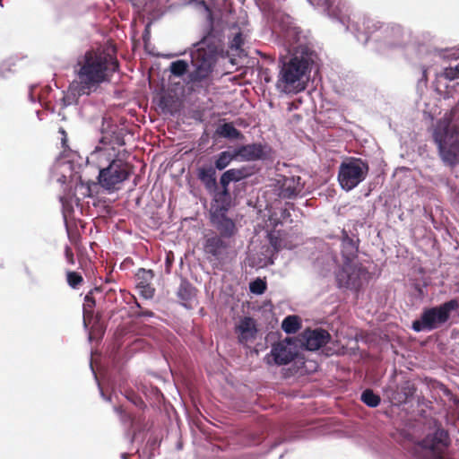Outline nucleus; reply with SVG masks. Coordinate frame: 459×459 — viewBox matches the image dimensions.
<instances>
[{
  "label": "nucleus",
  "mask_w": 459,
  "mask_h": 459,
  "mask_svg": "<svg viewBox=\"0 0 459 459\" xmlns=\"http://www.w3.org/2000/svg\"><path fill=\"white\" fill-rule=\"evenodd\" d=\"M285 20L282 30L288 55L280 57L276 88L286 94H297L306 89V80L316 64L318 55L301 29L293 25L292 19L287 15Z\"/></svg>",
  "instance_id": "obj_1"
},
{
  "label": "nucleus",
  "mask_w": 459,
  "mask_h": 459,
  "mask_svg": "<svg viewBox=\"0 0 459 459\" xmlns=\"http://www.w3.org/2000/svg\"><path fill=\"white\" fill-rule=\"evenodd\" d=\"M221 38V31L211 21L200 40L189 48L190 65L185 59L171 62L169 67L171 75L183 78L187 85H196L209 79L222 53Z\"/></svg>",
  "instance_id": "obj_2"
},
{
  "label": "nucleus",
  "mask_w": 459,
  "mask_h": 459,
  "mask_svg": "<svg viewBox=\"0 0 459 459\" xmlns=\"http://www.w3.org/2000/svg\"><path fill=\"white\" fill-rule=\"evenodd\" d=\"M341 23L345 30L351 31L356 39L366 45L371 43L372 48L379 53L403 48L408 37L403 28L399 24L382 23L369 17L352 19L341 10L333 19Z\"/></svg>",
  "instance_id": "obj_3"
},
{
  "label": "nucleus",
  "mask_w": 459,
  "mask_h": 459,
  "mask_svg": "<svg viewBox=\"0 0 459 459\" xmlns=\"http://www.w3.org/2000/svg\"><path fill=\"white\" fill-rule=\"evenodd\" d=\"M77 82L74 86L79 93H91L101 83L108 82L119 69L115 55L108 52L87 50L77 61Z\"/></svg>",
  "instance_id": "obj_4"
},
{
  "label": "nucleus",
  "mask_w": 459,
  "mask_h": 459,
  "mask_svg": "<svg viewBox=\"0 0 459 459\" xmlns=\"http://www.w3.org/2000/svg\"><path fill=\"white\" fill-rule=\"evenodd\" d=\"M451 445L449 432L434 421L426 436L416 442L412 452L417 459H446V452Z\"/></svg>",
  "instance_id": "obj_5"
},
{
  "label": "nucleus",
  "mask_w": 459,
  "mask_h": 459,
  "mask_svg": "<svg viewBox=\"0 0 459 459\" xmlns=\"http://www.w3.org/2000/svg\"><path fill=\"white\" fill-rule=\"evenodd\" d=\"M433 140L437 146L438 156L451 173L459 178V136L447 133L445 124L436 125Z\"/></svg>",
  "instance_id": "obj_6"
},
{
  "label": "nucleus",
  "mask_w": 459,
  "mask_h": 459,
  "mask_svg": "<svg viewBox=\"0 0 459 459\" xmlns=\"http://www.w3.org/2000/svg\"><path fill=\"white\" fill-rule=\"evenodd\" d=\"M459 309V300L451 299L437 306L424 308L419 318L412 321L411 329L416 333L433 331L446 324L453 312Z\"/></svg>",
  "instance_id": "obj_7"
},
{
  "label": "nucleus",
  "mask_w": 459,
  "mask_h": 459,
  "mask_svg": "<svg viewBox=\"0 0 459 459\" xmlns=\"http://www.w3.org/2000/svg\"><path fill=\"white\" fill-rule=\"evenodd\" d=\"M131 173L130 165L119 158V154H113L112 158H108V164L100 168L97 179L103 189L111 193L117 189V185L127 180Z\"/></svg>",
  "instance_id": "obj_8"
},
{
  "label": "nucleus",
  "mask_w": 459,
  "mask_h": 459,
  "mask_svg": "<svg viewBox=\"0 0 459 459\" xmlns=\"http://www.w3.org/2000/svg\"><path fill=\"white\" fill-rule=\"evenodd\" d=\"M369 170L367 160L349 157L342 160L338 169L337 179L341 188L350 192L363 182Z\"/></svg>",
  "instance_id": "obj_9"
},
{
  "label": "nucleus",
  "mask_w": 459,
  "mask_h": 459,
  "mask_svg": "<svg viewBox=\"0 0 459 459\" xmlns=\"http://www.w3.org/2000/svg\"><path fill=\"white\" fill-rule=\"evenodd\" d=\"M368 271L354 262H343L335 272L336 285L339 289L358 291L362 286Z\"/></svg>",
  "instance_id": "obj_10"
},
{
  "label": "nucleus",
  "mask_w": 459,
  "mask_h": 459,
  "mask_svg": "<svg viewBox=\"0 0 459 459\" xmlns=\"http://www.w3.org/2000/svg\"><path fill=\"white\" fill-rule=\"evenodd\" d=\"M255 166L244 165L239 168H232L224 170L219 180L217 179V190H230V185L233 183L234 192H236L241 182L255 174Z\"/></svg>",
  "instance_id": "obj_11"
},
{
  "label": "nucleus",
  "mask_w": 459,
  "mask_h": 459,
  "mask_svg": "<svg viewBox=\"0 0 459 459\" xmlns=\"http://www.w3.org/2000/svg\"><path fill=\"white\" fill-rule=\"evenodd\" d=\"M268 152V146L261 143L240 144L235 147V153L239 162L264 160L269 156Z\"/></svg>",
  "instance_id": "obj_12"
},
{
  "label": "nucleus",
  "mask_w": 459,
  "mask_h": 459,
  "mask_svg": "<svg viewBox=\"0 0 459 459\" xmlns=\"http://www.w3.org/2000/svg\"><path fill=\"white\" fill-rule=\"evenodd\" d=\"M277 195L281 199H295L304 188V183L299 176H284L277 181Z\"/></svg>",
  "instance_id": "obj_13"
},
{
  "label": "nucleus",
  "mask_w": 459,
  "mask_h": 459,
  "mask_svg": "<svg viewBox=\"0 0 459 459\" xmlns=\"http://www.w3.org/2000/svg\"><path fill=\"white\" fill-rule=\"evenodd\" d=\"M285 342H279L274 343L272 346L270 354L265 357L266 362L271 364L269 359V356L272 357L273 362L277 366H285L290 364L292 360H294L296 357V351L292 350V348L288 347V345L293 344L291 338H286Z\"/></svg>",
  "instance_id": "obj_14"
},
{
  "label": "nucleus",
  "mask_w": 459,
  "mask_h": 459,
  "mask_svg": "<svg viewBox=\"0 0 459 459\" xmlns=\"http://www.w3.org/2000/svg\"><path fill=\"white\" fill-rule=\"evenodd\" d=\"M360 240L357 230H342L341 235V255L343 262H354L358 257Z\"/></svg>",
  "instance_id": "obj_15"
},
{
  "label": "nucleus",
  "mask_w": 459,
  "mask_h": 459,
  "mask_svg": "<svg viewBox=\"0 0 459 459\" xmlns=\"http://www.w3.org/2000/svg\"><path fill=\"white\" fill-rule=\"evenodd\" d=\"M229 242L218 235L207 237L204 243V251L210 262H221L227 255Z\"/></svg>",
  "instance_id": "obj_16"
},
{
  "label": "nucleus",
  "mask_w": 459,
  "mask_h": 459,
  "mask_svg": "<svg viewBox=\"0 0 459 459\" xmlns=\"http://www.w3.org/2000/svg\"><path fill=\"white\" fill-rule=\"evenodd\" d=\"M301 338V346L307 351H314L326 345L331 339V335L323 328H316L305 330Z\"/></svg>",
  "instance_id": "obj_17"
},
{
  "label": "nucleus",
  "mask_w": 459,
  "mask_h": 459,
  "mask_svg": "<svg viewBox=\"0 0 459 459\" xmlns=\"http://www.w3.org/2000/svg\"><path fill=\"white\" fill-rule=\"evenodd\" d=\"M211 221L218 230L220 237L229 239L236 234V225L227 212H211Z\"/></svg>",
  "instance_id": "obj_18"
},
{
  "label": "nucleus",
  "mask_w": 459,
  "mask_h": 459,
  "mask_svg": "<svg viewBox=\"0 0 459 459\" xmlns=\"http://www.w3.org/2000/svg\"><path fill=\"white\" fill-rule=\"evenodd\" d=\"M236 333H238V342L241 345L255 340L258 333L255 320L251 316H244L236 326Z\"/></svg>",
  "instance_id": "obj_19"
},
{
  "label": "nucleus",
  "mask_w": 459,
  "mask_h": 459,
  "mask_svg": "<svg viewBox=\"0 0 459 459\" xmlns=\"http://www.w3.org/2000/svg\"><path fill=\"white\" fill-rule=\"evenodd\" d=\"M196 178L207 193L217 189V169L212 164H203L196 168Z\"/></svg>",
  "instance_id": "obj_20"
},
{
  "label": "nucleus",
  "mask_w": 459,
  "mask_h": 459,
  "mask_svg": "<svg viewBox=\"0 0 459 459\" xmlns=\"http://www.w3.org/2000/svg\"><path fill=\"white\" fill-rule=\"evenodd\" d=\"M212 197L211 212H228L232 205V195L230 190H217L208 193Z\"/></svg>",
  "instance_id": "obj_21"
},
{
  "label": "nucleus",
  "mask_w": 459,
  "mask_h": 459,
  "mask_svg": "<svg viewBox=\"0 0 459 459\" xmlns=\"http://www.w3.org/2000/svg\"><path fill=\"white\" fill-rule=\"evenodd\" d=\"M416 390L417 388L412 382L409 380L403 381L397 386L394 398L399 403H408L414 397Z\"/></svg>",
  "instance_id": "obj_22"
},
{
  "label": "nucleus",
  "mask_w": 459,
  "mask_h": 459,
  "mask_svg": "<svg viewBox=\"0 0 459 459\" xmlns=\"http://www.w3.org/2000/svg\"><path fill=\"white\" fill-rule=\"evenodd\" d=\"M232 161H238L235 148L232 150L222 151L214 155L212 166L219 171H224L232 163Z\"/></svg>",
  "instance_id": "obj_23"
},
{
  "label": "nucleus",
  "mask_w": 459,
  "mask_h": 459,
  "mask_svg": "<svg viewBox=\"0 0 459 459\" xmlns=\"http://www.w3.org/2000/svg\"><path fill=\"white\" fill-rule=\"evenodd\" d=\"M196 295V289L186 279H182L178 286L177 296L182 301L185 307H188L187 303L193 301Z\"/></svg>",
  "instance_id": "obj_24"
},
{
  "label": "nucleus",
  "mask_w": 459,
  "mask_h": 459,
  "mask_svg": "<svg viewBox=\"0 0 459 459\" xmlns=\"http://www.w3.org/2000/svg\"><path fill=\"white\" fill-rule=\"evenodd\" d=\"M95 292H101V289L100 287H95L91 289L84 297V303L82 307L83 313V325L85 327L88 326V320H91L94 316L93 308L96 306V300L93 297Z\"/></svg>",
  "instance_id": "obj_25"
},
{
  "label": "nucleus",
  "mask_w": 459,
  "mask_h": 459,
  "mask_svg": "<svg viewBox=\"0 0 459 459\" xmlns=\"http://www.w3.org/2000/svg\"><path fill=\"white\" fill-rule=\"evenodd\" d=\"M445 124L447 127V133L459 136V109H452L437 122V125Z\"/></svg>",
  "instance_id": "obj_26"
},
{
  "label": "nucleus",
  "mask_w": 459,
  "mask_h": 459,
  "mask_svg": "<svg viewBox=\"0 0 459 459\" xmlns=\"http://www.w3.org/2000/svg\"><path fill=\"white\" fill-rule=\"evenodd\" d=\"M219 137L229 140H238L244 137L243 134L237 129L231 123H224L220 125L215 131Z\"/></svg>",
  "instance_id": "obj_27"
},
{
  "label": "nucleus",
  "mask_w": 459,
  "mask_h": 459,
  "mask_svg": "<svg viewBox=\"0 0 459 459\" xmlns=\"http://www.w3.org/2000/svg\"><path fill=\"white\" fill-rule=\"evenodd\" d=\"M100 142L104 144L109 143L117 146H124L126 144L124 129L119 128L117 126H112L110 128L109 138L106 135H103Z\"/></svg>",
  "instance_id": "obj_28"
},
{
  "label": "nucleus",
  "mask_w": 459,
  "mask_h": 459,
  "mask_svg": "<svg viewBox=\"0 0 459 459\" xmlns=\"http://www.w3.org/2000/svg\"><path fill=\"white\" fill-rule=\"evenodd\" d=\"M176 100L169 93L161 94L158 97L157 105L163 114L173 115L176 111L175 108Z\"/></svg>",
  "instance_id": "obj_29"
},
{
  "label": "nucleus",
  "mask_w": 459,
  "mask_h": 459,
  "mask_svg": "<svg viewBox=\"0 0 459 459\" xmlns=\"http://www.w3.org/2000/svg\"><path fill=\"white\" fill-rule=\"evenodd\" d=\"M301 326V320L296 315L287 316L281 322V329L287 334L296 333Z\"/></svg>",
  "instance_id": "obj_30"
},
{
  "label": "nucleus",
  "mask_w": 459,
  "mask_h": 459,
  "mask_svg": "<svg viewBox=\"0 0 459 459\" xmlns=\"http://www.w3.org/2000/svg\"><path fill=\"white\" fill-rule=\"evenodd\" d=\"M360 401L369 408H376L381 403V397L370 388H366L360 394Z\"/></svg>",
  "instance_id": "obj_31"
},
{
  "label": "nucleus",
  "mask_w": 459,
  "mask_h": 459,
  "mask_svg": "<svg viewBox=\"0 0 459 459\" xmlns=\"http://www.w3.org/2000/svg\"><path fill=\"white\" fill-rule=\"evenodd\" d=\"M311 4H317L325 7L328 16L331 19H334L335 16L341 11L340 4L338 5H334L333 2L331 0H307Z\"/></svg>",
  "instance_id": "obj_32"
},
{
  "label": "nucleus",
  "mask_w": 459,
  "mask_h": 459,
  "mask_svg": "<svg viewBox=\"0 0 459 459\" xmlns=\"http://www.w3.org/2000/svg\"><path fill=\"white\" fill-rule=\"evenodd\" d=\"M76 81H74L70 83L69 85V89H68V92L64 96L63 98V102H64V106L65 107H67V106H70L74 103H76L78 99L81 97V96H83V95H90L91 93H79L78 92V89L77 87L74 86V82Z\"/></svg>",
  "instance_id": "obj_33"
},
{
  "label": "nucleus",
  "mask_w": 459,
  "mask_h": 459,
  "mask_svg": "<svg viewBox=\"0 0 459 459\" xmlns=\"http://www.w3.org/2000/svg\"><path fill=\"white\" fill-rule=\"evenodd\" d=\"M136 286L139 285H151V281L154 277V273L151 269L140 268L135 273Z\"/></svg>",
  "instance_id": "obj_34"
},
{
  "label": "nucleus",
  "mask_w": 459,
  "mask_h": 459,
  "mask_svg": "<svg viewBox=\"0 0 459 459\" xmlns=\"http://www.w3.org/2000/svg\"><path fill=\"white\" fill-rule=\"evenodd\" d=\"M59 201L62 204V214H63L65 226L68 231L69 228H68V223H67V215L74 212V207H73L72 202L65 196H60Z\"/></svg>",
  "instance_id": "obj_35"
},
{
  "label": "nucleus",
  "mask_w": 459,
  "mask_h": 459,
  "mask_svg": "<svg viewBox=\"0 0 459 459\" xmlns=\"http://www.w3.org/2000/svg\"><path fill=\"white\" fill-rule=\"evenodd\" d=\"M266 281L261 278H256L249 283V291L255 295H262L266 290Z\"/></svg>",
  "instance_id": "obj_36"
},
{
  "label": "nucleus",
  "mask_w": 459,
  "mask_h": 459,
  "mask_svg": "<svg viewBox=\"0 0 459 459\" xmlns=\"http://www.w3.org/2000/svg\"><path fill=\"white\" fill-rule=\"evenodd\" d=\"M66 281L72 289H77L78 286L82 282L83 279L79 273L74 271H68L66 273Z\"/></svg>",
  "instance_id": "obj_37"
},
{
  "label": "nucleus",
  "mask_w": 459,
  "mask_h": 459,
  "mask_svg": "<svg viewBox=\"0 0 459 459\" xmlns=\"http://www.w3.org/2000/svg\"><path fill=\"white\" fill-rule=\"evenodd\" d=\"M245 43L244 36L241 31L237 32L230 42V48L232 50L243 51L242 47Z\"/></svg>",
  "instance_id": "obj_38"
},
{
  "label": "nucleus",
  "mask_w": 459,
  "mask_h": 459,
  "mask_svg": "<svg viewBox=\"0 0 459 459\" xmlns=\"http://www.w3.org/2000/svg\"><path fill=\"white\" fill-rule=\"evenodd\" d=\"M125 397L139 409L145 408V403L143 399L134 391H126Z\"/></svg>",
  "instance_id": "obj_39"
},
{
  "label": "nucleus",
  "mask_w": 459,
  "mask_h": 459,
  "mask_svg": "<svg viewBox=\"0 0 459 459\" xmlns=\"http://www.w3.org/2000/svg\"><path fill=\"white\" fill-rule=\"evenodd\" d=\"M442 75L449 80L453 81L459 78V63L455 66H449L444 69Z\"/></svg>",
  "instance_id": "obj_40"
},
{
  "label": "nucleus",
  "mask_w": 459,
  "mask_h": 459,
  "mask_svg": "<svg viewBox=\"0 0 459 459\" xmlns=\"http://www.w3.org/2000/svg\"><path fill=\"white\" fill-rule=\"evenodd\" d=\"M139 290V294L145 299H152L155 293V289L152 285H139L136 286Z\"/></svg>",
  "instance_id": "obj_41"
},
{
  "label": "nucleus",
  "mask_w": 459,
  "mask_h": 459,
  "mask_svg": "<svg viewBox=\"0 0 459 459\" xmlns=\"http://www.w3.org/2000/svg\"><path fill=\"white\" fill-rule=\"evenodd\" d=\"M72 167V164L70 162H60L56 165V169L61 170V175L56 178V181L61 184L65 185L67 180V177L63 173L65 169H70Z\"/></svg>",
  "instance_id": "obj_42"
},
{
  "label": "nucleus",
  "mask_w": 459,
  "mask_h": 459,
  "mask_svg": "<svg viewBox=\"0 0 459 459\" xmlns=\"http://www.w3.org/2000/svg\"><path fill=\"white\" fill-rule=\"evenodd\" d=\"M263 436V432H259V431H251V432H248L247 433V444L249 446H256L258 444H260L264 437H262Z\"/></svg>",
  "instance_id": "obj_43"
},
{
  "label": "nucleus",
  "mask_w": 459,
  "mask_h": 459,
  "mask_svg": "<svg viewBox=\"0 0 459 459\" xmlns=\"http://www.w3.org/2000/svg\"><path fill=\"white\" fill-rule=\"evenodd\" d=\"M427 82H428V68L425 65L421 67V77L418 80L417 82V90L422 91L427 87Z\"/></svg>",
  "instance_id": "obj_44"
},
{
  "label": "nucleus",
  "mask_w": 459,
  "mask_h": 459,
  "mask_svg": "<svg viewBox=\"0 0 459 459\" xmlns=\"http://www.w3.org/2000/svg\"><path fill=\"white\" fill-rule=\"evenodd\" d=\"M90 368H91V372H92V375H93V377H94V379H95V381H96V383H97V385H98V387H99V390H100V393L101 397H102L103 399H105V400L110 401V397L106 396V394H105V393H104V391H103V389H102V387H101V385H100V380H99V378H98L97 373H96V371H95V369H94V368H93L92 359H91H91H90Z\"/></svg>",
  "instance_id": "obj_45"
},
{
  "label": "nucleus",
  "mask_w": 459,
  "mask_h": 459,
  "mask_svg": "<svg viewBox=\"0 0 459 459\" xmlns=\"http://www.w3.org/2000/svg\"><path fill=\"white\" fill-rule=\"evenodd\" d=\"M186 4L194 5L196 8H203L208 10V5L204 0H186Z\"/></svg>",
  "instance_id": "obj_46"
},
{
  "label": "nucleus",
  "mask_w": 459,
  "mask_h": 459,
  "mask_svg": "<svg viewBox=\"0 0 459 459\" xmlns=\"http://www.w3.org/2000/svg\"><path fill=\"white\" fill-rule=\"evenodd\" d=\"M65 256L66 258V261L70 264H74V253L70 246L66 245L65 247Z\"/></svg>",
  "instance_id": "obj_47"
},
{
  "label": "nucleus",
  "mask_w": 459,
  "mask_h": 459,
  "mask_svg": "<svg viewBox=\"0 0 459 459\" xmlns=\"http://www.w3.org/2000/svg\"><path fill=\"white\" fill-rule=\"evenodd\" d=\"M135 316L138 318H140V317H153L154 313L152 310L143 309V310L139 311L138 313H136Z\"/></svg>",
  "instance_id": "obj_48"
},
{
  "label": "nucleus",
  "mask_w": 459,
  "mask_h": 459,
  "mask_svg": "<svg viewBox=\"0 0 459 459\" xmlns=\"http://www.w3.org/2000/svg\"><path fill=\"white\" fill-rule=\"evenodd\" d=\"M13 65H15V63L13 62V59L6 60V61H4V63L2 64V71L4 69L12 71L11 66H13Z\"/></svg>",
  "instance_id": "obj_49"
},
{
  "label": "nucleus",
  "mask_w": 459,
  "mask_h": 459,
  "mask_svg": "<svg viewBox=\"0 0 459 459\" xmlns=\"http://www.w3.org/2000/svg\"><path fill=\"white\" fill-rule=\"evenodd\" d=\"M285 441V438L282 437H276L273 442H272V445H271V449H273L274 447L280 446L281 444H282L283 442Z\"/></svg>",
  "instance_id": "obj_50"
},
{
  "label": "nucleus",
  "mask_w": 459,
  "mask_h": 459,
  "mask_svg": "<svg viewBox=\"0 0 459 459\" xmlns=\"http://www.w3.org/2000/svg\"><path fill=\"white\" fill-rule=\"evenodd\" d=\"M421 36L426 41H431L435 38V36L430 31H424L422 32Z\"/></svg>",
  "instance_id": "obj_51"
},
{
  "label": "nucleus",
  "mask_w": 459,
  "mask_h": 459,
  "mask_svg": "<svg viewBox=\"0 0 459 459\" xmlns=\"http://www.w3.org/2000/svg\"><path fill=\"white\" fill-rule=\"evenodd\" d=\"M32 90H33V88L31 87V88H30V94H29V99H30V102H32V103H36V102H37V100H36V98H35V97L33 96V94H32Z\"/></svg>",
  "instance_id": "obj_52"
},
{
  "label": "nucleus",
  "mask_w": 459,
  "mask_h": 459,
  "mask_svg": "<svg viewBox=\"0 0 459 459\" xmlns=\"http://www.w3.org/2000/svg\"><path fill=\"white\" fill-rule=\"evenodd\" d=\"M111 151H112V152H108V153H104V156H107V157H106V160H108V158L109 157V155H108L109 153L111 154V156H110L111 158L113 157V154H117L114 147H112V150H111Z\"/></svg>",
  "instance_id": "obj_53"
},
{
  "label": "nucleus",
  "mask_w": 459,
  "mask_h": 459,
  "mask_svg": "<svg viewBox=\"0 0 459 459\" xmlns=\"http://www.w3.org/2000/svg\"><path fill=\"white\" fill-rule=\"evenodd\" d=\"M350 350L351 351L352 354H356V351L359 350V346L356 343L354 347H351Z\"/></svg>",
  "instance_id": "obj_54"
},
{
  "label": "nucleus",
  "mask_w": 459,
  "mask_h": 459,
  "mask_svg": "<svg viewBox=\"0 0 459 459\" xmlns=\"http://www.w3.org/2000/svg\"><path fill=\"white\" fill-rule=\"evenodd\" d=\"M171 264H172V261H171L169 257H167V258H166V266H167V269H169V266H171Z\"/></svg>",
  "instance_id": "obj_55"
},
{
  "label": "nucleus",
  "mask_w": 459,
  "mask_h": 459,
  "mask_svg": "<svg viewBox=\"0 0 459 459\" xmlns=\"http://www.w3.org/2000/svg\"><path fill=\"white\" fill-rule=\"evenodd\" d=\"M434 52H435V55H437L438 56H442L443 49H435Z\"/></svg>",
  "instance_id": "obj_56"
},
{
  "label": "nucleus",
  "mask_w": 459,
  "mask_h": 459,
  "mask_svg": "<svg viewBox=\"0 0 459 459\" xmlns=\"http://www.w3.org/2000/svg\"><path fill=\"white\" fill-rule=\"evenodd\" d=\"M120 457L121 459H129V455L127 453H122Z\"/></svg>",
  "instance_id": "obj_57"
},
{
  "label": "nucleus",
  "mask_w": 459,
  "mask_h": 459,
  "mask_svg": "<svg viewBox=\"0 0 459 459\" xmlns=\"http://www.w3.org/2000/svg\"><path fill=\"white\" fill-rule=\"evenodd\" d=\"M270 243L272 244L273 247H274V248H276V247H275L276 239H274V238L270 237Z\"/></svg>",
  "instance_id": "obj_58"
},
{
  "label": "nucleus",
  "mask_w": 459,
  "mask_h": 459,
  "mask_svg": "<svg viewBox=\"0 0 459 459\" xmlns=\"http://www.w3.org/2000/svg\"><path fill=\"white\" fill-rule=\"evenodd\" d=\"M272 428H273V426H272V424H271V423H269V422H267V423L265 424V426L264 427V429H272Z\"/></svg>",
  "instance_id": "obj_59"
},
{
  "label": "nucleus",
  "mask_w": 459,
  "mask_h": 459,
  "mask_svg": "<svg viewBox=\"0 0 459 459\" xmlns=\"http://www.w3.org/2000/svg\"><path fill=\"white\" fill-rule=\"evenodd\" d=\"M359 340H362V335H356L355 341L358 342Z\"/></svg>",
  "instance_id": "obj_60"
},
{
  "label": "nucleus",
  "mask_w": 459,
  "mask_h": 459,
  "mask_svg": "<svg viewBox=\"0 0 459 459\" xmlns=\"http://www.w3.org/2000/svg\"><path fill=\"white\" fill-rule=\"evenodd\" d=\"M115 411L117 412V413H122V409L120 407H116L115 408Z\"/></svg>",
  "instance_id": "obj_61"
},
{
  "label": "nucleus",
  "mask_w": 459,
  "mask_h": 459,
  "mask_svg": "<svg viewBox=\"0 0 459 459\" xmlns=\"http://www.w3.org/2000/svg\"><path fill=\"white\" fill-rule=\"evenodd\" d=\"M135 307H136L137 308H139V309H140V311H141V310H143V308H142V307H141L140 303H139V302H137V301L135 302Z\"/></svg>",
  "instance_id": "obj_62"
},
{
  "label": "nucleus",
  "mask_w": 459,
  "mask_h": 459,
  "mask_svg": "<svg viewBox=\"0 0 459 459\" xmlns=\"http://www.w3.org/2000/svg\"><path fill=\"white\" fill-rule=\"evenodd\" d=\"M25 272L28 276L31 275V272L28 268H26Z\"/></svg>",
  "instance_id": "obj_63"
},
{
  "label": "nucleus",
  "mask_w": 459,
  "mask_h": 459,
  "mask_svg": "<svg viewBox=\"0 0 459 459\" xmlns=\"http://www.w3.org/2000/svg\"><path fill=\"white\" fill-rule=\"evenodd\" d=\"M182 448V445L181 444H178V449H181Z\"/></svg>",
  "instance_id": "obj_64"
}]
</instances>
